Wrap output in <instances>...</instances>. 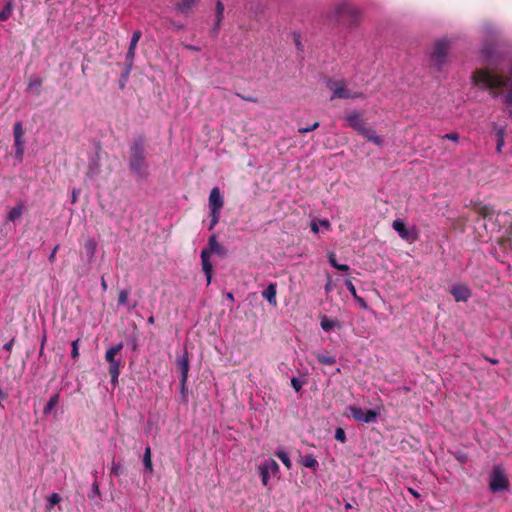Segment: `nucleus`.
Returning <instances> with one entry per match:
<instances>
[{"label":"nucleus","instance_id":"f8f14e48","mask_svg":"<svg viewBox=\"0 0 512 512\" xmlns=\"http://www.w3.org/2000/svg\"><path fill=\"white\" fill-rule=\"evenodd\" d=\"M177 365L181 374V382H187L189 372V358L187 351H185L184 354L178 358Z\"/></svg>","mask_w":512,"mask_h":512},{"label":"nucleus","instance_id":"c85d7f7f","mask_svg":"<svg viewBox=\"0 0 512 512\" xmlns=\"http://www.w3.org/2000/svg\"><path fill=\"white\" fill-rule=\"evenodd\" d=\"M276 456L281 460V462L285 465L286 468L290 469L292 466L291 460L288 454L283 450H277Z\"/></svg>","mask_w":512,"mask_h":512},{"label":"nucleus","instance_id":"680f3d73","mask_svg":"<svg viewBox=\"0 0 512 512\" xmlns=\"http://www.w3.org/2000/svg\"><path fill=\"white\" fill-rule=\"evenodd\" d=\"M101 286H102L103 290H106V289H107V283H106V281L104 280V278H102Z\"/></svg>","mask_w":512,"mask_h":512},{"label":"nucleus","instance_id":"a19ab883","mask_svg":"<svg viewBox=\"0 0 512 512\" xmlns=\"http://www.w3.org/2000/svg\"><path fill=\"white\" fill-rule=\"evenodd\" d=\"M444 139H448L453 142H457L459 140V134L456 132L447 133L443 136Z\"/></svg>","mask_w":512,"mask_h":512},{"label":"nucleus","instance_id":"7c9ffc66","mask_svg":"<svg viewBox=\"0 0 512 512\" xmlns=\"http://www.w3.org/2000/svg\"><path fill=\"white\" fill-rule=\"evenodd\" d=\"M223 13H224V5L221 1H217V3H216V20H217L216 25L217 26L222 21Z\"/></svg>","mask_w":512,"mask_h":512},{"label":"nucleus","instance_id":"9d476101","mask_svg":"<svg viewBox=\"0 0 512 512\" xmlns=\"http://www.w3.org/2000/svg\"><path fill=\"white\" fill-rule=\"evenodd\" d=\"M451 294L453 295L455 301L466 302L471 296V290L465 284H456L452 286Z\"/></svg>","mask_w":512,"mask_h":512},{"label":"nucleus","instance_id":"f3484780","mask_svg":"<svg viewBox=\"0 0 512 512\" xmlns=\"http://www.w3.org/2000/svg\"><path fill=\"white\" fill-rule=\"evenodd\" d=\"M143 465L145 469V473L151 476L153 474V464H152V457H151V448L150 446H147L144 451L143 455Z\"/></svg>","mask_w":512,"mask_h":512},{"label":"nucleus","instance_id":"a211bd4d","mask_svg":"<svg viewBox=\"0 0 512 512\" xmlns=\"http://www.w3.org/2000/svg\"><path fill=\"white\" fill-rule=\"evenodd\" d=\"M86 256L89 262H91L95 256L96 250H97V242L90 238L86 240L84 244Z\"/></svg>","mask_w":512,"mask_h":512},{"label":"nucleus","instance_id":"72a5a7b5","mask_svg":"<svg viewBox=\"0 0 512 512\" xmlns=\"http://www.w3.org/2000/svg\"><path fill=\"white\" fill-rule=\"evenodd\" d=\"M78 345H79V339H76V340L72 341V343H71V346H72L71 357L75 360L79 357Z\"/></svg>","mask_w":512,"mask_h":512},{"label":"nucleus","instance_id":"de8ad7c7","mask_svg":"<svg viewBox=\"0 0 512 512\" xmlns=\"http://www.w3.org/2000/svg\"><path fill=\"white\" fill-rule=\"evenodd\" d=\"M58 249H59V245H56L54 247V249L52 250V252L50 253V255H49V261L50 262H54L55 261V257H56V253H57Z\"/></svg>","mask_w":512,"mask_h":512},{"label":"nucleus","instance_id":"39448f33","mask_svg":"<svg viewBox=\"0 0 512 512\" xmlns=\"http://www.w3.org/2000/svg\"><path fill=\"white\" fill-rule=\"evenodd\" d=\"M392 228L397 232L400 238L413 243L418 239V232L414 226L408 227L401 219H396L392 223Z\"/></svg>","mask_w":512,"mask_h":512},{"label":"nucleus","instance_id":"f704fd0d","mask_svg":"<svg viewBox=\"0 0 512 512\" xmlns=\"http://www.w3.org/2000/svg\"><path fill=\"white\" fill-rule=\"evenodd\" d=\"M335 439L340 441L341 443L346 442V434L342 428H337L335 431Z\"/></svg>","mask_w":512,"mask_h":512},{"label":"nucleus","instance_id":"c756f323","mask_svg":"<svg viewBox=\"0 0 512 512\" xmlns=\"http://www.w3.org/2000/svg\"><path fill=\"white\" fill-rule=\"evenodd\" d=\"M317 359L320 363L324 365H333L336 363V358L334 356L318 354Z\"/></svg>","mask_w":512,"mask_h":512},{"label":"nucleus","instance_id":"864d4df0","mask_svg":"<svg viewBox=\"0 0 512 512\" xmlns=\"http://www.w3.org/2000/svg\"><path fill=\"white\" fill-rule=\"evenodd\" d=\"M140 153H141V147H140V146H138V145H135V146L133 147V155H134V157H137V156H138V154H140Z\"/></svg>","mask_w":512,"mask_h":512},{"label":"nucleus","instance_id":"1a4fd4ad","mask_svg":"<svg viewBox=\"0 0 512 512\" xmlns=\"http://www.w3.org/2000/svg\"><path fill=\"white\" fill-rule=\"evenodd\" d=\"M224 199L218 187H214L209 195L208 206L210 211H221Z\"/></svg>","mask_w":512,"mask_h":512},{"label":"nucleus","instance_id":"aec40b11","mask_svg":"<svg viewBox=\"0 0 512 512\" xmlns=\"http://www.w3.org/2000/svg\"><path fill=\"white\" fill-rule=\"evenodd\" d=\"M321 328L324 331H330L336 327H339V322L335 319L328 318L327 316H323L320 321Z\"/></svg>","mask_w":512,"mask_h":512},{"label":"nucleus","instance_id":"5701e85b","mask_svg":"<svg viewBox=\"0 0 512 512\" xmlns=\"http://www.w3.org/2000/svg\"><path fill=\"white\" fill-rule=\"evenodd\" d=\"M12 12H13V5L9 1L5 4V6L0 11V21H6L7 19H9L12 15Z\"/></svg>","mask_w":512,"mask_h":512},{"label":"nucleus","instance_id":"5fc2aeb1","mask_svg":"<svg viewBox=\"0 0 512 512\" xmlns=\"http://www.w3.org/2000/svg\"><path fill=\"white\" fill-rule=\"evenodd\" d=\"M185 47L191 51H199L200 50V48L198 46H194V45H186Z\"/></svg>","mask_w":512,"mask_h":512},{"label":"nucleus","instance_id":"6ab92c4d","mask_svg":"<svg viewBox=\"0 0 512 512\" xmlns=\"http://www.w3.org/2000/svg\"><path fill=\"white\" fill-rule=\"evenodd\" d=\"M197 1L198 0H179L176 4V9L181 13H187L196 5Z\"/></svg>","mask_w":512,"mask_h":512},{"label":"nucleus","instance_id":"bf43d9fd","mask_svg":"<svg viewBox=\"0 0 512 512\" xmlns=\"http://www.w3.org/2000/svg\"><path fill=\"white\" fill-rule=\"evenodd\" d=\"M225 296H226V298H227V299H229L230 301H234V296H233V294H232V293L228 292V293H226V295H225Z\"/></svg>","mask_w":512,"mask_h":512},{"label":"nucleus","instance_id":"f03ea898","mask_svg":"<svg viewBox=\"0 0 512 512\" xmlns=\"http://www.w3.org/2000/svg\"><path fill=\"white\" fill-rule=\"evenodd\" d=\"M327 87L332 91L331 100L333 99H356L363 98L362 92L351 91L347 88L346 82L342 80L334 81L329 79L326 82Z\"/></svg>","mask_w":512,"mask_h":512},{"label":"nucleus","instance_id":"8fccbe9b","mask_svg":"<svg viewBox=\"0 0 512 512\" xmlns=\"http://www.w3.org/2000/svg\"><path fill=\"white\" fill-rule=\"evenodd\" d=\"M13 345H14V339H11L9 342L4 344L3 348L6 351L10 352L12 350Z\"/></svg>","mask_w":512,"mask_h":512},{"label":"nucleus","instance_id":"20e7f679","mask_svg":"<svg viewBox=\"0 0 512 512\" xmlns=\"http://www.w3.org/2000/svg\"><path fill=\"white\" fill-rule=\"evenodd\" d=\"M258 472L263 486H268L270 478L279 473V465L274 459H267L258 466Z\"/></svg>","mask_w":512,"mask_h":512},{"label":"nucleus","instance_id":"603ef678","mask_svg":"<svg viewBox=\"0 0 512 512\" xmlns=\"http://www.w3.org/2000/svg\"><path fill=\"white\" fill-rule=\"evenodd\" d=\"M294 41L298 49H302L301 42H300V36L297 33H294Z\"/></svg>","mask_w":512,"mask_h":512},{"label":"nucleus","instance_id":"cd10ccee","mask_svg":"<svg viewBox=\"0 0 512 512\" xmlns=\"http://www.w3.org/2000/svg\"><path fill=\"white\" fill-rule=\"evenodd\" d=\"M15 158L18 162H22L24 155V141L14 142Z\"/></svg>","mask_w":512,"mask_h":512},{"label":"nucleus","instance_id":"e2e57ef3","mask_svg":"<svg viewBox=\"0 0 512 512\" xmlns=\"http://www.w3.org/2000/svg\"><path fill=\"white\" fill-rule=\"evenodd\" d=\"M148 323H149V324H153V323H154V317H153V316H150V317L148 318Z\"/></svg>","mask_w":512,"mask_h":512},{"label":"nucleus","instance_id":"dca6fc26","mask_svg":"<svg viewBox=\"0 0 512 512\" xmlns=\"http://www.w3.org/2000/svg\"><path fill=\"white\" fill-rule=\"evenodd\" d=\"M495 135L497 138V145H496V151L497 153H501L502 149L505 145V135H506V129L503 126H498L495 128Z\"/></svg>","mask_w":512,"mask_h":512},{"label":"nucleus","instance_id":"2f4dec72","mask_svg":"<svg viewBox=\"0 0 512 512\" xmlns=\"http://www.w3.org/2000/svg\"><path fill=\"white\" fill-rule=\"evenodd\" d=\"M221 211H210L211 222L209 225V230H212L219 222Z\"/></svg>","mask_w":512,"mask_h":512},{"label":"nucleus","instance_id":"a18cd8bd","mask_svg":"<svg viewBox=\"0 0 512 512\" xmlns=\"http://www.w3.org/2000/svg\"><path fill=\"white\" fill-rule=\"evenodd\" d=\"M319 225L325 228L326 230H329L331 228V224L327 219L319 220Z\"/></svg>","mask_w":512,"mask_h":512},{"label":"nucleus","instance_id":"2eb2a0df","mask_svg":"<svg viewBox=\"0 0 512 512\" xmlns=\"http://www.w3.org/2000/svg\"><path fill=\"white\" fill-rule=\"evenodd\" d=\"M275 283H270L267 288L262 292V296L273 306L277 305V299H276V288Z\"/></svg>","mask_w":512,"mask_h":512},{"label":"nucleus","instance_id":"79ce46f5","mask_svg":"<svg viewBox=\"0 0 512 512\" xmlns=\"http://www.w3.org/2000/svg\"><path fill=\"white\" fill-rule=\"evenodd\" d=\"M180 389H181V395L184 401H187V382H181L180 381Z\"/></svg>","mask_w":512,"mask_h":512},{"label":"nucleus","instance_id":"7ed1b4c3","mask_svg":"<svg viewBox=\"0 0 512 512\" xmlns=\"http://www.w3.org/2000/svg\"><path fill=\"white\" fill-rule=\"evenodd\" d=\"M510 483L504 468L501 465L493 467L489 478V489L491 492H502L509 489Z\"/></svg>","mask_w":512,"mask_h":512},{"label":"nucleus","instance_id":"9b49d317","mask_svg":"<svg viewBox=\"0 0 512 512\" xmlns=\"http://www.w3.org/2000/svg\"><path fill=\"white\" fill-rule=\"evenodd\" d=\"M345 120L347 124L358 133L366 126V122L362 118L361 114L356 111L347 114Z\"/></svg>","mask_w":512,"mask_h":512},{"label":"nucleus","instance_id":"423d86ee","mask_svg":"<svg viewBox=\"0 0 512 512\" xmlns=\"http://www.w3.org/2000/svg\"><path fill=\"white\" fill-rule=\"evenodd\" d=\"M348 410L354 420L362 423H371L380 415V409L363 410L360 407L350 406Z\"/></svg>","mask_w":512,"mask_h":512},{"label":"nucleus","instance_id":"4be33fe9","mask_svg":"<svg viewBox=\"0 0 512 512\" xmlns=\"http://www.w3.org/2000/svg\"><path fill=\"white\" fill-rule=\"evenodd\" d=\"M301 464L304 467L316 469L318 466V461L315 459L313 455H306L301 458Z\"/></svg>","mask_w":512,"mask_h":512},{"label":"nucleus","instance_id":"ddd939ff","mask_svg":"<svg viewBox=\"0 0 512 512\" xmlns=\"http://www.w3.org/2000/svg\"><path fill=\"white\" fill-rule=\"evenodd\" d=\"M363 137H365L368 141L373 142L377 146L383 145V138L377 135L376 131L368 127L367 125L359 132Z\"/></svg>","mask_w":512,"mask_h":512},{"label":"nucleus","instance_id":"b1692460","mask_svg":"<svg viewBox=\"0 0 512 512\" xmlns=\"http://www.w3.org/2000/svg\"><path fill=\"white\" fill-rule=\"evenodd\" d=\"M14 142L24 141V130L21 122H17L13 128Z\"/></svg>","mask_w":512,"mask_h":512},{"label":"nucleus","instance_id":"393cba45","mask_svg":"<svg viewBox=\"0 0 512 512\" xmlns=\"http://www.w3.org/2000/svg\"><path fill=\"white\" fill-rule=\"evenodd\" d=\"M58 402L59 394H54L53 396H51L43 409L44 414H49L53 410V408L58 404Z\"/></svg>","mask_w":512,"mask_h":512},{"label":"nucleus","instance_id":"6e6552de","mask_svg":"<svg viewBox=\"0 0 512 512\" xmlns=\"http://www.w3.org/2000/svg\"><path fill=\"white\" fill-rule=\"evenodd\" d=\"M123 344L119 343L113 347L107 349L105 353V360L109 363V370H120L122 366V362L120 359L116 358V355L122 350Z\"/></svg>","mask_w":512,"mask_h":512},{"label":"nucleus","instance_id":"6e6d98bb","mask_svg":"<svg viewBox=\"0 0 512 512\" xmlns=\"http://www.w3.org/2000/svg\"><path fill=\"white\" fill-rule=\"evenodd\" d=\"M408 491H409V492H410L414 497H416V498H419V497H420L419 493H418L416 490H414V489H412V488H409V489H408Z\"/></svg>","mask_w":512,"mask_h":512},{"label":"nucleus","instance_id":"a878e982","mask_svg":"<svg viewBox=\"0 0 512 512\" xmlns=\"http://www.w3.org/2000/svg\"><path fill=\"white\" fill-rule=\"evenodd\" d=\"M61 501V497L58 493H52L48 498L46 502V509L52 510L53 507L57 504H59Z\"/></svg>","mask_w":512,"mask_h":512},{"label":"nucleus","instance_id":"473e14b6","mask_svg":"<svg viewBox=\"0 0 512 512\" xmlns=\"http://www.w3.org/2000/svg\"><path fill=\"white\" fill-rule=\"evenodd\" d=\"M142 36V33L140 30H135L132 34L131 41L129 47L136 48L137 44Z\"/></svg>","mask_w":512,"mask_h":512},{"label":"nucleus","instance_id":"f257e3e1","mask_svg":"<svg viewBox=\"0 0 512 512\" xmlns=\"http://www.w3.org/2000/svg\"><path fill=\"white\" fill-rule=\"evenodd\" d=\"M211 253H215V254H218V255H224L225 254V249L217 241L216 235H211L209 237L208 248H204L201 251V255H200L202 269H203V271L205 273V276H206L207 285H209L211 283V280H212L213 266H212V263L210 261Z\"/></svg>","mask_w":512,"mask_h":512},{"label":"nucleus","instance_id":"4c0bfd02","mask_svg":"<svg viewBox=\"0 0 512 512\" xmlns=\"http://www.w3.org/2000/svg\"><path fill=\"white\" fill-rule=\"evenodd\" d=\"M110 376H111V383L116 386L118 384V378L120 375V370H109Z\"/></svg>","mask_w":512,"mask_h":512},{"label":"nucleus","instance_id":"4468645a","mask_svg":"<svg viewBox=\"0 0 512 512\" xmlns=\"http://www.w3.org/2000/svg\"><path fill=\"white\" fill-rule=\"evenodd\" d=\"M25 211V205L23 202H19L7 213V221L15 222L21 218Z\"/></svg>","mask_w":512,"mask_h":512},{"label":"nucleus","instance_id":"e433bc0d","mask_svg":"<svg viewBox=\"0 0 512 512\" xmlns=\"http://www.w3.org/2000/svg\"><path fill=\"white\" fill-rule=\"evenodd\" d=\"M303 384L304 383L299 378L294 377L291 379V385L296 392H299L302 389Z\"/></svg>","mask_w":512,"mask_h":512},{"label":"nucleus","instance_id":"0e129e2a","mask_svg":"<svg viewBox=\"0 0 512 512\" xmlns=\"http://www.w3.org/2000/svg\"><path fill=\"white\" fill-rule=\"evenodd\" d=\"M345 508H346V509H350V508H351V505H350L349 503H347V504L345 505Z\"/></svg>","mask_w":512,"mask_h":512},{"label":"nucleus","instance_id":"0eeeda50","mask_svg":"<svg viewBox=\"0 0 512 512\" xmlns=\"http://www.w3.org/2000/svg\"><path fill=\"white\" fill-rule=\"evenodd\" d=\"M449 47L450 44L447 39H441L436 42L433 53L431 55V60L435 66L440 67L441 64L444 63L448 54Z\"/></svg>","mask_w":512,"mask_h":512},{"label":"nucleus","instance_id":"412c9836","mask_svg":"<svg viewBox=\"0 0 512 512\" xmlns=\"http://www.w3.org/2000/svg\"><path fill=\"white\" fill-rule=\"evenodd\" d=\"M328 261H329V263H330V265L332 267H334L335 269H337L339 271L347 272L349 270V266L348 265H346V264H339L336 261V255L333 252L328 254Z\"/></svg>","mask_w":512,"mask_h":512},{"label":"nucleus","instance_id":"58836bf2","mask_svg":"<svg viewBox=\"0 0 512 512\" xmlns=\"http://www.w3.org/2000/svg\"><path fill=\"white\" fill-rule=\"evenodd\" d=\"M318 127H319V122H315L311 126L299 128L298 131L301 134H305L307 132H310V131H313V130L317 129Z\"/></svg>","mask_w":512,"mask_h":512},{"label":"nucleus","instance_id":"c9c22d12","mask_svg":"<svg viewBox=\"0 0 512 512\" xmlns=\"http://www.w3.org/2000/svg\"><path fill=\"white\" fill-rule=\"evenodd\" d=\"M129 292L127 290H121L118 297V302L121 305H125L128 301Z\"/></svg>","mask_w":512,"mask_h":512},{"label":"nucleus","instance_id":"37998d69","mask_svg":"<svg viewBox=\"0 0 512 512\" xmlns=\"http://www.w3.org/2000/svg\"><path fill=\"white\" fill-rule=\"evenodd\" d=\"M135 50H136V48H131V47L128 48V51L126 54V58L128 61H130V62L133 61V58L135 56Z\"/></svg>","mask_w":512,"mask_h":512},{"label":"nucleus","instance_id":"052dcab7","mask_svg":"<svg viewBox=\"0 0 512 512\" xmlns=\"http://www.w3.org/2000/svg\"><path fill=\"white\" fill-rule=\"evenodd\" d=\"M112 472H113V473H115V474H118V472H119V466L113 465V467H112Z\"/></svg>","mask_w":512,"mask_h":512},{"label":"nucleus","instance_id":"ea45409f","mask_svg":"<svg viewBox=\"0 0 512 512\" xmlns=\"http://www.w3.org/2000/svg\"><path fill=\"white\" fill-rule=\"evenodd\" d=\"M345 285L354 298L358 296L357 292H356V288L351 280H346Z\"/></svg>","mask_w":512,"mask_h":512},{"label":"nucleus","instance_id":"13d9d810","mask_svg":"<svg viewBox=\"0 0 512 512\" xmlns=\"http://www.w3.org/2000/svg\"><path fill=\"white\" fill-rule=\"evenodd\" d=\"M486 360H487L490 364H492V365H496V364H498V360H497V359H494V358H488V357H487V358H486Z\"/></svg>","mask_w":512,"mask_h":512},{"label":"nucleus","instance_id":"c03bdc74","mask_svg":"<svg viewBox=\"0 0 512 512\" xmlns=\"http://www.w3.org/2000/svg\"><path fill=\"white\" fill-rule=\"evenodd\" d=\"M131 169L136 172L140 170V159H135L131 162Z\"/></svg>","mask_w":512,"mask_h":512},{"label":"nucleus","instance_id":"3c124183","mask_svg":"<svg viewBox=\"0 0 512 512\" xmlns=\"http://www.w3.org/2000/svg\"><path fill=\"white\" fill-rule=\"evenodd\" d=\"M333 287H332V280L331 278L328 279L326 285H325V291L327 293H330L332 291Z\"/></svg>","mask_w":512,"mask_h":512},{"label":"nucleus","instance_id":"09e8293b","mask_svg":"<svg viewBox=\"0 0 512 512\" xmlns=\"http://www.w3.org/2000/svg\"><path fill=\"white\" fill-rule=\"evenodd\" d=\"M356 300V302L360 305V307H362L363 309H367V303L364 301L363 298L357 296L354 298Z\"/></svg>","mask_w":512,"mask_h":512},{"label":"nucleus","instance_id":"49530a36","mask_svg":"<svg viewBox=\"0 0 512 512\" xmlns=\"http://www.w3.org/2000/svg\"><path fill=\"white\" fill-rule=\"evenodd\" d=\"M319 226V222L317 223L316 221H312L310 223V228L315 234L319 233Z\"/></svg>","mask_w":512,"mask_h":512},{"label":"nucleus","instance_id":"bb28decb","mask_svg":"<svg viewBox=\"0 0 512 512\" xmlns=\"http://www.w3.org/2000/svg\"><path fill=\"white\" fill-rule=\"evenodd\" d=\"M41 85H42V80L40 77H38V76L32 77V78H30V80L28 82L27 90L29 92L38 90L41 87Z\"/></svg>","mask_w":512,"mask_h":512},{"label":"nucleus","instance_id":"4d7b16f0","mask_svg":"<svg viewBox=\"0 0 512 512\" xmlns=\"http://www.w3.org/2000/svg\"><path fill=\"white\" fill-rule=\"evenodd\" d=\"M78 193L76 190H73L72 192V203H75L77 201Z\"/></svg>","mask_w":512,"mask_h":512}]
</instances>
